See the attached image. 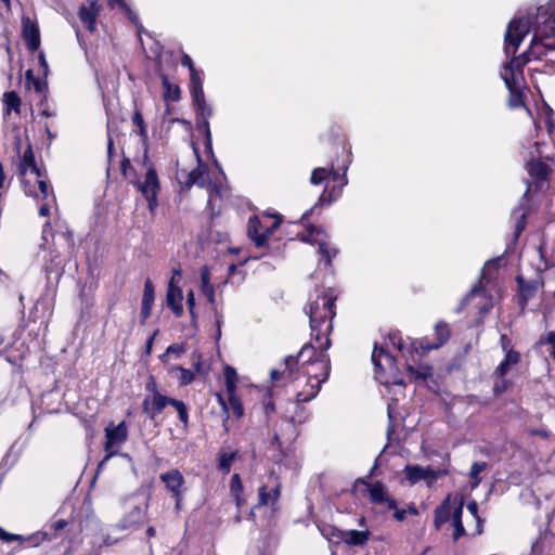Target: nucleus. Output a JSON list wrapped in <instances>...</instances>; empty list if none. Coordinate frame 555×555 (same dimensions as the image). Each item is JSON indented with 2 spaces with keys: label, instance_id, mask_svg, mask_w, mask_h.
<instances>
[{
  "label": "nucleus",
  "instance_id": "obj_57",
  "mask_svg": "<svg viewBox=\"0 0 555 555\" xmlns=\"http://www.w3.org/2000/svg\"><path fill=\"white\" fill-rule=\"evenodd\" d=\"M152 306H153L152 304H142L141 317H142L143 322L151 315Z\"/></svg>",
  "mask_w": 555,
  "mask_h": 555
},
{
  "label": "nucleus",
  "instance_id": "obj_22",
  "mask_svg": "<svg viewBox=\"0 0 555 555\" xmlns=\"http://www.w3.org/2000/svg\"><path fill=\"white\" fill-rule=\"evenodd\" d=\"M144 517V512L140 506H133L129 514L120 520L122 529H132L140 526Z\"/></svg>",
  "mask_w": 555,
  "mask_h": 555
},
{
  "label": "nucleus",
  "instance_id": "obj_36",
  "mask_svg": "<svg viewBox=\"0 0 555 555\" xmlns=\"http://www.w3.org/2000/svg\"><path fill=\"white\" fill-rule=\"evenodd\" d=\"M488 464L486 462H474L470 466L469 477L474 480L473 488H476L481 478L479 477L480 473H482L487 468Z\"/></svg>",
  "mask_w": 555,
  "mask_h": 555
},
{
  "label": "nucleus",
  "instance_id": "obj_7",
  "mask_svg": "<svg viewBox=\"0 0 555 555\" xmlns=\"http://www.w3.org/2000/svg\"><path fill=\"white\" fill-rule=\"evenodd\" d=\"M529 62V57L524 53L517 57H513L507 62L502 72L501 78L504 80L506 88L509 92L514 93L515 86L518 83V73H521L522 67Z\"/></svg>",
  "mask_w": 555,
  "mask_h": 555
},
{
  "label": "nucleus",
  "instance_id": "obj_42",
  "mask_svg": "<svg viewBox=\"0 0 555 555\" xmlns=\"http://www.w3.org/2000/svg\"><path fill=\"white\" fill-rule=\"evenodd\" d=\"M154 302V286L150 279H147L144 283L142 304H152Z\"/></svg>",
  "mask_w": 555,
  "mask_h": 555
},
{
  "label": "nucleus",
  "instance_id": "obj_8",
  "mask_svg": "<svg viewBox=\"0 0 555 555\" xmlns=\"http://www.w3.org/2000/svg\"><path fill=\"white\" fill-rule=\"evenodd\" d=\"M321 234L324 237L326 236V234L323 232V230L311 225L308 229V233L307 234H301L300 235V240L302 242L318 244L319 245V253L324 258L325 264L326 266H331L332 259L337 255V249L330 247L328 244L323 238H319V235H321Z\"/></svg>",
  "mask_w": 555,
  "mask_h": 555
},
{
  "label": "nucleus",
  "instance_id": "obj_3",
  "mask_svg": "<svg viewBox=\"0 0 555 555\" xmlns=\"http://www.w3.org/2000/svg\"><path fill=\"white\" fill-rule=\"evenodd\" d=\"M269 219L270 217L260 219L257 216H253L248 220L247 233L257 247L264 246L269 236L280 227V219H275L270 225L264 224Z\"/></svg>",
  "mask_w": 555,
  "mask_h": 555
},
{
  "label": "nucleus",
  "instance_id": "obj_62",
  "mask_svg": "<svg viewBox=\"0 0 555 555\" xmlns=\"http://www.w3.org/2000/svg\"><path fill=\"white\" fill-rule=\"evenodd\" d=\"M405 515H406V511L405 509H398V507L395 509V518L398 520V521H402L405 519Z\"/></svg>",
  "mask_w": 555,
  "mask_h": 555
},
{
  "label": "nucleus",
  "instance_id": "obj_14",
  "mask_svg": "<svg viewBox=\"0 0 555 555\" xmlns=\"http://www.w3.org/2000/svg\"><path fill=\"white\" fill-rule=\"evenodd\" d=\"M370 531H359V530H335L333 535L337 537L341 541H344L348 545L352 546H362L366 544L370 539Z\"/></svg>",
  "mask_w": 555,
  "mask_h": 555
},
{
  "label": "nucleus",
  "instance_id": "obj_37",
  "mask_svg": "<svg viewBox=\"0 0 555 555\" xmlns=\"http://www.w3.org/2000/svg\"><path fill=\"white\" fill-rule=\"evenodd\" d=\"M229 396V405L228 410L231 409L232 413L236 418H241L244 414V408L238 397H236L235 392L228 393Z\"/></svg>",
  "mask_w": 555,
  "mask_h": 555
},
{
  "label": "nucleus",
  "instance_id": "obj_64",
  "mask_svg": "<svg viewBox=\"0 0 555 555\" xmlns=\"http://www.w3.org/2000/svg\"><path fill=\"white\" fill-rule=\"evenodd\" d=\"M67 526V521L64 520V519H59L57 521H55L52 527L54 528L55 531H59V530H62L64 529L65 527Z\"/></svg>",
  "mask_w": 555,
  "mask_h": 555
},
{
  "label": "nucleus",
  "instance_id": "obj_4",
  "mask_svg": "<svg viewBox=\"0 0 555 555\" xmlns=\"http://www.w3.org/2000/svg\"><path fill=\"white\" fill-rule=\"evenodd\" d=\"M406 350L408 356L405 357V362L409 377L414 380H426L431 377L433 366L418 362L415 356L418 354L420 351L415 344L412 343Z\"/></svg>",
  "mask_w": 555,
  "mask_h": 555
},
{
  "label": "nucleus",
  "instance_id": "obj_38",
  "mask_svg": "<svg viewBox=\"0 0 555 555\" xmlns=\"http://www.w3.org/2000/svg\"><path fill=\"white\" fill-rule=\"evenodd\" d=\"M171 372L179 373L178 380L181 386L190 385L195 378V375L190 370L182 366H173Z\"/></svg>",
  "mask_w": 555,
  "mask_h": 555
},
{
  "label": "nucleus",
  "instance_id": "obj_16",
  "mask_svg": "<svg viewBox=\"0 0 555 555\" xmlns=\"http://www.w3.org/2000/svg\"><path fill=\"white\" fill-rule=\"evenodd\" d=\"M159 478L172 496H178L179 493H182L181 488L184 483V478L178 469H171L164 473Z\"/></svg>",
  "mask_w": 555,
  "mask_h": 555
},
{
  "label": "nucleus",
  "instance_id": "obj_32",
  "mask_svg": "<svg viewBox=\"0 0 555 555\" xmlns=\"http://www.w3.org/2000/svg\"><path fill=\"white\" fill-rule=\"evenodd\" d=\"M190 91L193 99V103L203 104V101H205V95L201 77L190 79Z\"/></svg>",
  "mask_w": 555,
  "mask_h": 555
},
{
  "label": "nucleus",
  "instance_id": "obj_17",
  "mask_svg": "<svg viewBox=\"0 0 555 555\" xmlns=\"http://www.w3.org/2000/svg\"><path fill=\"white\" fill-rule=\"evenodd\" d=\"M435 335H436V339H437L436 343H434V344L421 343L420 344L421 349H422V354H425L430 350L438 349L443 344H446L448 341V339L450 337V328H449L448 324L444 322L437 323L435 326Z\"/></svg>",
  "mask_w": 555,
  "mask_h": 555
},
{
  "label": "nucleus",
  "instance_id": "obj_52",
  "mask_svg": "<svg viewBox=\"0 0 555 555\" xmlns=\"http://www.w3.org/2000/svg\"><path fill=\"white\" fill-rule=\"evenodd\" d=\"M127 14L128 18L131 21L132 24L135 26H139V18L138 15L129 8L127 4L126 8L121 9Z\"/></svg>",
  "mask_w": 555,
  "mask_h": 555
},
{
  "label": "nucleus",
  "instance_id": "obj_20",
  "mask_svg": "<svg viewBox=\"0 0 555 555\" xmlns=\"http://www.w3.org/2000/svg\"><path fill=\"white\" fill-rule=\"evenodd\" d=\"M194 105L196 107L197 122L202 120V127L205 129L207 143H210L211 133L208 119L212 116V108L206 103V101H203V104L196 103Z\"/></svg>",
  "mask_w": 555,
  "mask_h": 555
},
{
  "label": "nucleus",
  "instance_id": "obj_1",
  "mask_svg": "<svg viewBox=\"0 0 555 555\" xmlns=\"http://www.w3.org/2000/svg\"><path fill=\"white\" fill-rule=\"evenodd\" d=\"M335 298L326 294L319 295L315 300L309 305V320L311 328V337L319 343L320 353L317 354L315 348L306 344L298 352L295 359L301 361L305 375L313 383L310 385V391L297 392V402H307L319 393L322 383L330 375V357L325 351L331 347L328 338L332 332V320L335 317Z\"/></svg>",
  "mask_w": 555,
  "mask_h": 555
},
{
  "label": "nucleus",
  "instance_id": "obj_39",
  "mask_svg": "<svg viewBox=\"0 0 555 555\" xmlns=\"http://www.w3.org/2000/svg\"><path fill=\"white\" fill-rule=\"evenodd\" d=\"M171 406L176 409L178 412V416L180 422L183 424L184 427L189 426V411L183 401L175 399L173 402H171Z\"/></svg>",
  "mask_w": 555,
  "mask_h": 555
},
{
  "label": "nucleus",
  "instance_id": "obj_5",
  "mask_svg": "<svg viewBox=\"0 0 555 555\" xmlns=\"http://www.w3.org/2000/svg\"><path fill=\"white\" fill-rule=\"evenodd\" d=\"M138 190L143 194L149 203L150 210H154L157 206V193L159 191V180L156 170L149 165L143 182H135Z\"/></svg>",
  "mask_w": 555,
  "mask_h": 555
},
{
  "label": "nucleus",
  "instance_id": "obj_10",
  "mask_svg": "<svg viewBox=\"0 0 555 555\" xmlns=\"http://www.w3.org/2000/svg\"><path fill=\"white\" fill-rule=\"evenodd\" d=\"M367 491L371 503L385 506L387 509L397 508L396 500L389 495L382 482L376 481L373 485H367Z\"/></svg>",
  "mask_w": 555,
  "mask_h": 555
},
{
  "label": "nucleus",
  "instance_id": "obj_35",
  "mask_svg": "<svg viewBox=\"0 0 555 555\" xmlns=\"http://www.w3.org/2000/svg\"><path fill=\"white\" fill-rule=\"evenodd\" d=\"M163 85L165 87L164 98L170 101H178L180 99V89L178 86L170 83L168 78L163 77Z\"/></svg>",
  "mask_w": 555,
  "mask_h": 555
},
{
  "label": "nucleus",
  "instance_id": "obj_23",
  "mask_svg": "<svg viewBox=\"0 0 555 555\" xmlns=\"http://www.w3.org/2000/svg\"><path fill=\"white\" fill-rule=\"evenodd\" d=\"M529 175L540 181H545L550 175V168L541 160L532 159L527 164Z\"/></svg>",
  "mask_w": 555,
  "mask_h": 555
},
{
  "label": "nucleus",
  "instance_id": "obj_44",
  "mask_svg": "<svg viewBox=\"0 0 555 555\" xmlns=\"http://www.w3.org/2000/svg\"><path fill=\"white\" fill-rule=\"evenodd\" d=\"M235 459V453H222L219 457V468L229 472Z\"/></svg>",
  "mask_w": 555,
  "mask_h": 555
},
{
  "label": "nucleus",
  "instance_id": "obj_21",
  "mask_svg": "<svg viewBox=\"0 0 555 555\" xmlns=\"http://www.w3.org/2000/svg\"><path fill=\"white\" fill-rule=\"evenodd\" d=\"M462 514H463V502L461 501L454 508L452 513L451 527L453 528L452 538L454 541H457L460 538L464 537L466 531L462 522Z\"/></svg>",
  "mask_w": 555,
  "mask_h": 555
},
{
  "label": "nucleus",
  "instance_id": "obj_28",
  "mask_svg": "<svg viewBox=\"0 0 555 555\" xmlns=\"http://www.w3.org/2000/svg\"><path fill=\"white\" fill-rule=\"evenodd\" d=\"M517 283L520 288L522 307H525L527 305V301L534 296L537 292V283L526 282L521 276H517Z\"/></svg>",
  "mask_w": 555,
  "mask_h": 555
},
{
  "label": "nucleus",
  "instance_id": "obj_43",
  "mask_svg": "<svg viewBox=\"0 0 555 555\" xmlns=\"http://www.w3.org/2000/svg\"><path fill=\"white\" fill-rule=\"evenodd\" d=\"M230 494H243V483L238 474H234L230 480Z\"/></svg>",
  "mask_w": 555,
  "mask_h": 555
},
{
  "label": "nucleus",
  "instance_id": "obj_11",
  "mask_svg": "<svg viewBox=\"0 0 555 555\" xmlns=\"http://www.w3.org/2000/svg\"><path fill=\"white\" fill-rule=\"evenodd\" d=\"M406 478L411 483H416L420 480H427L428 485L434 482L441 476L440 470H434L429 467L424 468L418 465H408L405 466Z\"/></svg>",
  "mask_w": 555,
  "mask_h": 555
},
{
  "label": "nucleus",
  "instance_id": "obj_59",
  "mask_svg": "<svg viewBox=\"0 0 555 555\" xmlns=\"http://www.w3.org/2000/svg\"><path fill=\"white\" fill-rule=\"evenodd\" d=\"M186 304L192 315H194L195 298L194 293L190 291L186 296Z\"/></svg>",
  "mask_w": 555,
  "mask_h": 555
},
{
  "label": "nucleus",
  "instance_id": "obj_60",
  "mask_svg": "<svg viewBox=\"0 0 555 555\" xmlns=\"http://www.w3.org/2000/svg\"><path fill=\"white\" fill-rule=\"evenodd\" d=\"M467 509L469 511V513L476 517V519L478 520V522H480V518L478 517V504L475 502V501H472L467 504Z\"/></svg>",
  "mask_w": 555,
  "mask_h": 555
},
{
  "label": "nucleus",
  "instance_id": "obj_13",
  "mask_svg": "<svg viewBox=\"0 0 555 555\" xmlns=\"http://www.w3.org/2000/svg\"><path fill=\"white\" fill-rule=\"evenodd\" d=\"M198 162L201 163L199 159H198ZM194 184H196L201 188L207 186L210 190V194L215 191L218 192L216 190V188L209 181V177H208L206 169L204 167H202L201 164L188 175V180L185 182V185L188 188H191ZM210 202H211V196L208 199V203H210Z\"/></svg>",
  "mask_w": 555,
  "mask_h": 555
},
{
  "label": "nucleus",
  "instance_id": "obj_25",
  "mask_svg": "<svg viewBox=\"0 0 555 555\" xmlns=\"http://www.w3.org/2000/svg\"><path fill=\"white\" fill-rule=\"evenodd\" d=\"M520 354L515 350H507L504 360L495 369V374L503 377L509 371L511 365L517 364Z\"/></svg>",
  "mask_w": 555,
  "mask_h": 555
},
{
  "label": "nucleus",
  "instance_id": "obj_49",
  "mask_svg": "<svg viewBox=\"0 0 555 555\" xmlns=\"http://www.w3.org/2000/svg\"><path fill=\"white\" fill-rule=\"evenodd\" d=\"M526 227V212L521 211L515 225V235L518 236Z\"/></svg>",
  "mask_w": 555,
  "mask_h": 555
},
{
  "label": "nucleus",
  "instance_id": "obj_54",
  "mask_svg": "<svg viewBox=\"0 0 555 555\" xmlns=\"http://www.w3.org/2000/svg\"><path fill=\"white\" fill-rule=\"evenodd\" d=\"M377 467V460L375 461V464L374 466L372 467L371 472L369 473V475L366 477H363V478H358L354 482V486H357L358 483H362L364 485L366 488H367V485H371L370 482H367V479L371 478L374 474V470L376 469Z\"/></svg>",
  "mask_w": 555,
  "mask_h": 555
},
{
  "label": "nucleus",
  "instance_id": "obj_12",
  "mask_svg": "<svg viewBox=\"0 0 555 555\" xmlns=\"http://www.w3.org/2000/svg\"><path fill=\"white\" fill-rule=\"evenodd\" d=\"M22 26L23 37L27 43L28 49L33 52L38 50L40 46V34L37 24L33 22L30 17L23 16Z\"/></svg>",
  "mask_w": 555,
  "mask_h": 555
},
{
  "label": "nucleus",
  "instance_id": "obj_48",
  "mask_svg": "<svg viewBox=\"0 0 555 555\" xmlns=\"http://www.w3.org/2000/svg\"><path fill=\"white\" fill-rule=\"evenodd\" d=\"M121 172L125 177H129L131 172H133V176L135 177L134 169L130 163V159L127 157H124L121 160Z\"/></svg>",
  "mask_w": 555,
  "mask_h": 555
},
{
  "label": "nucleus",
  "instance_id": "obj_15",
  "mask_svg": "<svg viewBox=\"0 0 555 555\" xmlns=\"http://www.w3.org/2000/svg\"><path fill=\"white\" fill-rule=\"evenodd\" d=\"M99 15V7L96 2L90 1L89 5H81L78 11V17L86 28L93 33L95 30V23Z\"/></svg>",
  "mask_w": 555,
  "mask_h": 555
},
{
  "label": "nucleus",
  "instance_id": "obj_33",
  "mask_svg": "<svg viewBox=\"0 0 555 555\" xmlns=\"http://www.w3.org/2000/svg\"><path fill=\"white\" fill-rule=\"evenodd\" d=\"M22 168H23V170H26L27 168H29L31 170V172H35L38 177H40V171L36 165L35 156H34L30 145L24 152L23 159H22Z\"/></svg>",
  "mask_w": 555,
  "mask_h": 555
},
{
  "label": "nucleus",
  "instance_id": "obj_6",
  "mask_svg": "<svg viewBox=\"0 0 555 555\" xmlns=\"http://www.w3.org/2000/svg\"><path fill=\"white\" fill-rule=\"evenodd\" d=\"M128 433L125 422L119 423L117 426H108L105 428V446L104 449L107 452L105 457L100 463L99 467H102L104 463L113 456L116 451H113V448H117L122 444L127 439Z\"/></svg>",
  "mask_w": 555,
  "mask_h": 555
},
{
  "label": "nucleus",
  "instance_id": "obj_29",
  "mask_svg": "<svg viewBox=\"0 0 555 555\" xmlns=\"http://www.w3.org/2000/svg\"><path fill=\"white\" fill-rule=\"evenodd\" d=\"M3 104L7 114H10L12 111L16 114L21 113V99L15 91L5 92L3 94Z\"/></svg>",
  "mask_w": 555,
  "mask_h": 555
},
{
  "label": "nucleus",
  "instance_id": "obj_26",
  "mask_svg": "<svg viewBox=\"0 0 555 555\" xmlns=\"http://www.w3.org/2000/svg\"><path fill=\"white\" fill-rule=\"evenodd\" d=\"M298 364V360L295 359V357H287L285 358V370L283 372H280L278 370H272L270 373V377L273 382H276L280 379L281 376H287V378L293 379V374L295 371V366Z\"/></svg>",
  "mask_w": 555,
  "mask_h": 555
},
{
  "label": "nucleus",
  "instance_id": "obj_46",
  "mask_svg": "<svg viewBox=\"0 0 555 555\" xmlns=\"http://www.w3.org/2000/svg\"><path fill=\"white\" fill-rule=\"evenodd\" d=\"M0 540L4 542H13V541H24V538L20 534H14L7 532L3 528L0 527Z\"/></svg>",
  "mask_w": 555,
  "mask_h": 555
},
{
  "label": "nucleus",
  "instance_id": "obj_2",
  "mask_svg": "<svg viewBox=\"0 0 555 555\" xmlns=\"http://www.w3.org/2000/svg\"><path fill=\"white\" fill-rule=\"evenodd\" d=\"M531 22L528 17H521L519 20H513L509 22L507 26V30L505 33V54L506 57L514 55L529 33Z\"/></svg>",
  "mask_w": 555,
  "mask_h": 555
},
{
  "label": "nucleus",
  "instance_id": "obj_19",
  "mask_svg": "<svg viewBox=\"0 0 555 555\" xmlns=\"http://www.w3.org/2000/svg\"><path fill=\"white\" fill-rule=\"evenodd\" d=\"M452 513L453 509L450 505V495H448L447 499L442 502V504L437 506L435 509V528L437 530H440L447 521L452 520Z\"/></svg>",
  "mask_w": 555,
  "mask_h": 555
},
{
  "label": "nucleus",
  "instance_id": "obj_34",
  "mask_svg": "<svg viewBox=\"0 0 555 555\" xmlns=\"http://www.w3.org/2000/svg\"><path fill=\"white\" fill-rule=\"evenodd\" d=\"M224 380H225V388L228 393L235 392L236 390V382H237V374L236 371L227 365L223 371Z\"/></svg>",
  "mask_w": 555,
  "mask_h": 555
},
{
  "label": "nucleus",
  "instance_id": "obj_24",
  "mask_svg": "<svg viewBox=\"0 0 555 555\" xmlns=\"http://www.w3.org/2000/svg\"><path fill=\"white\" fill-rule=\"evenodd\" d=\"M258 506L276 503L280 498V485L276 482L270 491L267 490V486H261L258 490Z\"/></svg>",
  "mask_w": 555,
  "mask_h": 555
},
{
  "label": "nucleus",
  "instance_id": "obj_41",
  "mask_svg": "<svg viewBox=\"0 0 555 555\" xmlns=\"http://www.w3.org/2000/svg\"><path fill=\"white\" fill-rule=\"evenodd\" d=\"M214 285L210 283V272L207 266H204L201 269V289L202 292H206L208 289H212Z\"/></svg>",
  "mask_w": 555,
  "mask_h": 555
},
{
  "label": "nucleus",
  "instance_id": "obj_40",
  "mask_svg": "<svg viewBox=\"0 0 555 555\" xmlns=\"http://www.w3.org/2000/svg\"><path fill=\"white\" fill-rule=\"evenodd\" d=\"M486 293L483 289V286L481 284V281H479L478 285L473 286V288L469 291V293L464 297L463 305L467 304L468 301L477 298V297H485Z\"/></svg>",
  "mask_w": 555,
  "mask_h": 555
},
{
  "label": "nucleus",
  "instance_id": "obj_53",
  "mask_svg": "<svg viewBox=\"0 0 555 555\" xmlns=\"http://www.w3.org/2000/svg\"><path fill=\"white\" fill-rule=\"evenodd\" d=\"M185 349L182 345H177V344H173V345H170L168 348H167V353H175L176 356H181L182 353H184Z\"/></svg>",
  "mask_w": 555,
  "mask_h": 555
},
{
  "label": "nucleus",
  "instance_id": "obj_50",
  "mask_svg": "<svg viewBox=\"0 0 555 555\" xmlns=\"http://www.w3.org/2000/svg\"><path fill=\"white\" fill-rule=\"evenodd\" d=\"M518 83L515 86L514 93L511 92V106L518 107L522 104L520 94L518 93Z\"/></svg>",
  "mask_w": 555,
  "mask_h": 555
},
{
  "label": "nucleus",
  "instance_id": "obj_45",
  "mask_svg": "<svg viewBox=\"0 0 555 555\" xmlns=\"http://www.w3.org/2000/svg\"><path fill=\"white\" fill-rule=\"evenodd\" d=\"M181 64L189 68V70H190V79L198 78L199 77L198 72L195 69L193 61L190 57V55L184 54L181 57Z\"/></svg>",
  "mask_w": 555,
  "mask_h": 555
},
{
  "label": "nucleus",
  "instance_id": "obj_30",
  "mask_svg": "<svg viewBox=\"0 0 555 555\" xmlns=\"http://www.w3.org/2000/svg\"><path fill=\"white\" fill-rule=\"evenodd\" d=\"M331 175L334 177V179H339L338 173L334 171L333 167L331 169L322 167L315 168L311 173L310 182L314 185L321 184Z\"/></svg>",
  "mask_w": 555,
  "mask_h": 555
},
{
  "label": "nucleus",
  "instance_id": "obj_18",
  "mask_svg": "<svg viewBox=\"0 0 555 555\" xmlns=\"http://www.w3.org/2000/svg\"><path fill=\"white\" fill-rule=\"evenodd\" d=\"M168 307L173 311L177 317H181L183 313V307L181 304L182 292L179 287L173 285V278H171L166 296Z\"/></svg>",
  "mask_w": 555,
  "mask_h": 555
},
{
  "label": "nucleus",
  "instance_id": "obj_61",
  "mask_svg": "<svg viewBox=\"0 0 555 555\" xmlns=\"http://www.w3.org/2000/svg\"><path fill=\"white\" fill-rule=\"evenodd\" d=\"M390 340L392 341L393 345H396L398 347V349L402 352H404V346H403V343L401 340L400 337H398L397 334H392L390 335Z\"/></svg>",
  "mask_w": 555,
  "mask_h": 555
},
{
  "label": "nucleus",
  "instance_id": "obj_58",
  "mask_svg": "<svg viewBox=\"0 0 555 555\" xmlns=\"http://www.w3.org/2000/svg\"><path fill=\"white\" fill-rule=\"evenodd\" d=\"M547 343V344H551L553 346V350L551 352V356L553 357V359H555V332H550L545 338V340H541V343Z\"/></svg>",
  "mask_w": 555,
  "mask_h": 555
},
{
  "label": "nucleus",
  "instance_id": "obj_31",
  "mask_svg": "<svg viewBox=\"0 0 555 555\" xmlns=\"http://www.w3.org/2000/svg\"><path fill=\"white\" fill-rule=\"evenodd\" d=\"M550 26H546L548 30H545L541 35V43L547 50H555V17L550 21Z\"/></svg>",
  "mask_w": 555,
  "mask_h": 555
},
{
  "label": "nucleus",
  "instance_id": "obj_27",
  "mask_svg": "<svg viewBox=\"0 0 555 555\" xmlns=\"http://www.w3.org/2000/svg\"><path fill=\"white\" fill-rule=\"evenodd\" d=\"M385 360V362L392 366L395 364V359L392 356L387 353L383 348H378L376 345L374 347L373 353H372V362L375 365L376 369H379L382 371L385 370L382 360Z\"/></svg>",
  "mask_w": 555,
  "mask_h": 555
},
{
  "label": "nucleus",
  "instance_id": "obj_9",
  "mask_svg": "<svg viewBox=\"0 0 555 555\" xmlns=\"http://www.w3.org/2000/svg\"><path fill=\"white\" fill-rule=\"evenodd\" d=\"M173 398L167 397L163 393H155V396H146L142 402V410L151 421L163 412L167 405H171Z\"/></svg>",
  "mask_w": 555,
  "mask_h": 555
},
{
  "label": "nucleus",
  "instance_id": "obj_56",
  "mask_svg": "<svg viewBox=\"0 0 555 555\" xmlns=\"http://www.w3.org/2000/svg\"><path fill=\"white\" fill-rule=\"evenodd\" d=\"M132 122L133 125H135L138 128L140 126H143L145 122L143 120V116H142V113L139 111V109H135L133 115H132Z\"/></svg>",
  "mask_w": 555,
  "mask_h": 555
},
{
  "label": "nucleus",
  "instance_id": "obj_47",
  "mask_svg": "<svg viewBox=\"0 0 555 555\" xmlns=\"http://www.w3.org/2000/svg\"><path fill=\"white\" fill-rule=\"evenodd\" d=\"M30 88H34V90L38 93V94H44L47 89H48V86H47V82L41 80L40 78H35L31 82H30Z\"/></svg>",
  "mask_w": 555,
  "mask_h": 555
},
{
  "label": "nucleus",
  "instance_id": "obj_55",
  "mask_svg": "<svg viewBox=\"0 0 555 555\" xmlns=\"http://www.w3.org/2000/svg\"><path fill=\"white\" fill-rule=\"evenodd\" d=\"M38 185H39V190L42 195V198L47 199L49 196V193H50V188H49L48 183L43 180H39Z\"/></svg>",
  "mask_w": 555,
  "mask_h": 555
},
{
  "label": "nucleus",
  "instance_id": "obj_51",
  "mask_svg": "<svg viewBox=\"0 0 555 555\" xmlns=\"http://www.w3.org/2000/svg\"><path fill=\"white\" fill-rule=\"evenodd\" d=\"M145 388L149 392H151V396H155V393H160L153 376L149 378Z\"/></svg>",
  "mask_w": 555,
  "mask_h": 555
},
{
  "label": "nucleus",
  "instance_id": "obj_63",
  "mask_svg": "<svg viewBox=\"0 0 555 555\" xmlns=\"http://www.w3.org/2000/svg\"><path fill=\"white\" fill-rule=\"evenodd\" d=\"M203 294L207 297V300L209 301V304L211 305H215L216 304V298H215V289H208L206 292H203Z\"/></svg>",
  "mask_w": 555,
  "mask_h": 555
}]
</instances>
